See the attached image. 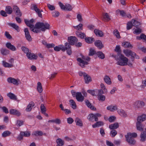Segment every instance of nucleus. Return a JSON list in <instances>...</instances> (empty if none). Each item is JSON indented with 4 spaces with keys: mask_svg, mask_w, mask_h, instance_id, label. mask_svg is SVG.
I'll return each mask as SVG.
<instances>
[{
    "mask_svg": "<svg viewBox=\"0 0 146 146\" xmlns=\"http://www.w3.org/2000/svg\"><path fill=\"white\" fill-rule=\"evenodd\" d=\"M24 21L26 24L31 29V30L34 32L38 33L40 31H44L46 29H49L50 25L47 23H43L40 22L37 23L34 27V25L31 24L29 21L25 19Z\"/></svg>",
    "mask_w": 146,
    "mask_h": 146,
    "instance_id": "f257e3e1",
    "label": "nucleus"
},
{
    "mask_svg": "<svg viewBox=\"0 0 146 146\" xmlns=\"http://www.w3.org/2000/svg\"><path fill=\"white\" fill-rule=\"evenodd\" d=\"M81 58H77V60L79 62V65L81 67L84 68L85 67V65L88 64V62L86 61H89L90 60V58L88 56H84L82 54Z\"/></svg>",
    "mask_w": 146,
    "mask_h": 146,
    "instance_id": "f03ea898",
    "label": "nucleus"
},
{
    "mask_svg": "<svg viewBox=\"0 0 146 146\" xmlns=\"http://www.w3.org/2000/svg\"><path fill=\"white\" fill-rule=\"evenodd\" d=\"M123 52L125 55L129 57L131 56L133 59L135 58L137 59H139V56L137 55L135 52L129 49H125L123 50Z\"/></svg>",
    "mask_w": 146,
    "mask_h": 146,
    "instance_id": "7ed1b4c3",
    "label": "nucleus"
},
{
    "mask_svg": "<svg viewBox=\"0 0 146 146\" xmlns=\"http://www.w3.org/2000/svg\"><path fill=\"white\" fill-rule=\"evenodd\" d=\"M128 61V59L127 58L121 55L120 59L117 62V64L118 65L121 66H126L127 65Z\"/></svg>",
    "mask_w": 146,
    "mask_h": 146,
    "instance_id": "20e7f679",
    "label": "nucleus"
},
{
    "mask_svg": "<svg viewBox=\"0 0 146 146\" xmlns=\"http://www.w3.org/2000/svg\"><path fill=\"white\" fill-rule=\"evenodd\" d=\"M71 45L69 42H66L64 44V46L65 51L66 50L67 53L69 55H71L72 53Z\"/></svg>",
    "mask_w": 146,
    "mask_h": 146,
    "instance_id": "39448f33",
    "label": "nucleus"
},
{
    "mask_svg": "<svg viewBox=\"0 0 146 146\" xmlns=\"http://www.w3.org/2000/svg\"><path fill=\"white\" fill-rule=\"evenodd\" d=\"M68 41L72 45H73L78 41V39L75 36H71L68 38Z\"/></svg>",
    "mask_w": 146,
    "mask_h": 146,
    "instance_id": "423d86ee",
    "label": "nucleus"
},
{
    "mask_svg": "<svg viewBox=\"0 0 146 146\" xmlns=\"http://www.w3.org/2000/svg\"><path fill=\"white\" fill-rule=\"evenodd\" d=\"M145 105V103L142 101H137L134 102L133 106L135 108H142Z\"/></svg>",
    "mask_w": 146,
    "mask_h": 146,
    "instance_id": "0eeeda50",
    "label": "nucleus"
},
{
    "mask_svg": "<svg viewBox=\"0 0 146 146\" xmlns=\"http://www.w3.org/2000/svg\"><path fill=\"white\" fill-rule=\"evenodd\" d=\"M24 31L25 33V37L26 39L29 41H31L32 40V38H31L30 33L28 31V29L25 28L24 29Z\"/></svg>",
    "mask_w": 146,
    "mask_h": 146,
    "instance_id": "6e6552de",
    "label": "nucleus"
},
{
    "mask_svg": "<svg viewBox=\"0 0 146 146\" xmlns=\"http://www.w3.org/2000/svg\"><path fill=\"white\" fill-rule=\"evenodd\" d=\"M27 56L28 58L30 60H36L38 58V56L36 55L29 52L27 53Z\"/></svg>",
    "mask_w": 146,
    "mask_h": 146,
    "instance_id": "1a4fd4ad",
    "label": "nucleus"
},
{
    "mask_svg": "<svg viewBox=\"0 0 146 146\" xmlns=\"http://www.w3.org/2000/svg\"><path fill=\"white\" fill-rule=\"evenodd\" d=\"M7 81L9 83H13L14 84L18 85L19 84L18 82L19 81V80H16L14 78L9 77L8 78Z\"/></svg>",
    "mask_w": 146,
    "mask_h": 146,
    "instance_id": "9d476101",
    "label": "nucleus"
},
{
    "mask_svg": "<svg viewBox=\"0 0 146 146\" xmlns=\"http://www.w3.org/2000/svg\"><path fill=\"white\" fill-rule=\"evenodd\" d=\"M9 113L11 114L17 116H19L21 113L18 110L15 109H11L9 110Z\"/></svg>",
    "mask_w": 146,
    "mask_h": 146,
    "instance_id": "9b49d317",
    "label": "nucleus"
},
{
    "mask_svg": "<svg viewBox=\"0 0 146 146\" xmlns=\"http://www.w3.org/2000/svg\"><path fill=\"white\" fill-rule=\"evenodd\" d=\"M125 137L127 141L130 145H134L135 143V141L133 138L127 136L125 135Z\"/></svg>",
    "mask_w": 146,
    "mask_h": 146,
    "instance_id": "f8f14e48",
    "label": "nucleus"
},
{
    "mask_svg": "<svg viewBox=\"0 0 146 146\" xmlns=\"http://www.w3.org/2000/svg\"><path fill=\"white\" fill-rule=\"evenodd\" d=\"M146 120V115L143 114L141 115L138 117L137 119V122L141 123Z\"/></svg>",
    "mask_w": 146,
    "mask_h": 146,
    "instance_id": "ddd939ff",
    "label": "nucleus"
},
{
    "mask_svg": "<svg viewBox=\"0 0 146 146\" xmlns=\"http://www.w3.org/2000/svg\"><path fill=\"white\" fill-rule=\"evenodd\" d=\"M76 98L78 102H82L84 99V97L82 96L80 92H77L76 94Z\"/></svg>",
    "mask_w": 146,
    "mask_h": 146,
    "instance_id": "4468645a",
    "label": "nucleus"
},
{
    "mask_svg": "<svg viewBox=\"0 0 146 146\" xmlns=\"http://www.w3.org/2000/svg\"><path fill=\"white\" fill-rule=\"evenodd\" d=\"M95 45L98 48L101 49L104 47V45L102 42L100 40H97L95 41Z\"/></svg>",
    "mask_w": 146,
    "mask_h": 146,
    "instance_id": "2eb2a0df",
    "label": "nucleus"
},
{
    "mask_svg": "<svg viewBox=\"0 0 146 146\" xmlns=\"http://www.w3.org/2000/svg\"><path fill=\"white\" fill-rule=\"evenodd\" d=\"M6 47L9 49L13 51H15L16 48L15 46L12 45L10 42H7L6 44Z\"/></svg>",
    "mask_w": 146,
    "mask_h": 146,
    "instance_id": "dca6fc26",
    "label": "nucleus"
},
{
    "mask_svg": "<svg viewBox=\"0 0 146 146\" xmlns=\"http://www.w3.org/2000/svg\"><path fill=\"white\" fill-rule=\"evenodd\" d=\"M34 105L35 104L33 102H30L28 105L25 109L26 111L28 112L30 111Z\"/></svg>",
    "mask_w": 146,
    "mask_h": 146,
    "instance_id": "f3484780",
    "label": "nucleus"
},
{
    "mask_svg": "<svg viewBox=\"0 0 146 146\" xmlns=\"http://www.w3.org/2000/svg\"><path fill=\"white\" fill-rule=\"evenodd\" d=\"M95 34L97 36L102 37L103 36L104 34L102 31L97 29H95L94 31Z\"/></svg>",
    "mask_w": 146,
    "mask_h": 146,
    "instance_id": "a211bd4d",
    "label": "nucleus"
},
{
    "mask_svg": "<svg viewBox=\"0 0 146 146\" xmlns=\"http://www.w3.org/2000/svg\"><path fill=\"white\" fill-rule=\"evenodd\" d=\"M110 16L107 13H104L103 14V18L106 21H108L111 20Z\"/></svg>",
    "mask_w": 146,
    "mask_h": 146,
    "instance_id": "6ab92c4d",
    "label": "nucleus"
},
{
    "mask_svg": "<svg viewBox=\"0 0 146 146\" xmlns=\"http://www.w3.org/2000/svg\"><path fill=\"white\" fill-rule=\"evenodd\" d=\"M107 109L111 112H114L117 109V107L116 105H110L107 107Z\"/></svg>",
    "mask_w": 146,
    "mask_h": 146,
    "instance_id": "aec40b11",
    "label": "nucleus"
},
{
    "mask_svg": "<svg viewBox=\"0 0 146 146\" xmlns=\"http://www.w3.org/2000/svg\"><path fill=\"white\" fill-rule=\"evenodd\" d=\"M122 46L125 48H132L133 47L132 45L128 42H123L122 43Z\"/></svg>",
    "mask_w": 146,
    "mask_h": 146,
    "instance_id": "412c9836",
    "label": "nucleus"
},
{
    "mask_svg": "<svg viewBox=\"0 0 146 146\" xmlns=\"http://www.w3.org/2000/svg\"><path fill=\"white\" fill-rule=\"evenodd\" d=\"M117 112L122 117H126L127 116L126 113L122 109L118 110L117 111Z\"/></svg>",
    "mask_w": 146,
    "mask_h": 146,
    "instance_id": "4be33fe9",
    "label": "nucleus"
},
{
    "mask_svg": "<svg viewBox=\"0 0 146 146\" xmlns=\"http://www.w3.org/2000/svg\"><path fill=\"white\" fill-rule=\"evenodd\" d=\"M76 36L81 39H83L86 36L85 34L81 32L76 31Z\"/></svg>",
    "mask_w": 146,
    "mask_h": 146,
    "instance_id": "5701e85b",
    "label": "nucleus"
},
{
    "mask_svg": "<svg viewBox=\"0 0 146 146\" xmlns=\"http://www.w3.org/2000/svg\"><path fill=\"white\" fill-rule=\"evenodd\" d=\"M85 102L87 106L89 108L92 110H96V108L95 107L92 105L90 103L88 100H85Z\"/></svg>",
    "mask_w": 146,
    "mask_h": 146,
    "instance_id": "b1692460",
    "label": "nucleus"
},
{
    "mask_svg": "<svg viewBox=\"0 0 146 146\" xmlns=\"http://www.w3.org/2000/svg\"><path fill=\"white\" fill-rule=\"evenodd\" d=\"M76 125L80 127L83 126V123L81 120L78 117H76L75 120Z\"/></svg>",
    "mask_w": 146,
    "mask_h": 146,
    "instance_id": "393cba45",
    "label": "nucleus"
},
{
    "mask_svg": "<svg viewBox=\"0 0 146 146\" xmlns=\"http://www.w3.org/2000/svg\"><path fill=\"white\" fill-rule=\"evenodd\" d=\"M8 25L15 29L17 32H19L20 31L19 27L15 23H9Z\"/></svg>",
    "mask_w": 146,
    "mask_h": 146,
    "instance_id": "a878e982",
    "label": "nucleus"
},
{
    "mask_svg": "<svg viewBox=\"0 0 146 146\" xmlns=\"http://www.w3.org/2000/svg\"><path fill=\"white\" fill-rule=\"evenodd\" d=\"M119 127V125L118 123H116L110 125L109 126V128L111 129L114 130L117 128Z\"/></svg>",
    "mask_w": 146,
    "mask_h": 146,
    "instance_id": "bb28decb",
    "label": "nucleus"
},
{
    "mask_svg": "<svg viewBox=\"0 0 146 146\" xmlns=\"http://www.w3.org/2000/svg\"><path fill=\"white\" fill-rule=\"evenodd\" d=\"M2 64L3 66L5 68H11L13 66V65L12 64H9L6 62L5 61H2Z\"/></svg>",
    "mask_w": 146,
    "mask_h": 146,
    "instance_id": "cd10ccee",
    "label": "nucleus"
},
{
    "mask_svg": "<svg viewBox=\"0 0 146 146\" xmlns=\"http://www.w3.org/2000/svg\"><path fill=\"white\" fill-rule=\"evenodd\" d=\"M7 96L9 97L11 99L17 100V98L16 96L10 92L7 94Z\"/></svg>",
    "mask_w": 146,
    "mask_h": 146,
    "instance_id": "c85d7f7f",
    "label": "nucleus"
},
{
    "mask_svg": "<svg viewBox=\"0 0 146 146\" xmlns=\"http://www.w3.org/2000/svg\"><path fill=\"white\" fill-rule=\"evenodd\" d=\"M105 82L108 84L110 85L111 84V79L109 76L107 75H106L104 78Z\"/></svg>",
    "mask_w": 146,
    "mask_h": 146,
    "instance_id": "c756f323",
    "label": "nucleus"
},
{
    "mask_svg": "<svg viewBox=\"0 0 146 146\" xmlns=\"http://www.w3.org/2000/svg\"><path fill=\"white\" fill-rule=\"evenodd\" d=\"M5 11L8 14H11L13 12V9L11 7L9 6H7L6 7Z\"/></svg>",
    "mask_w": 146,
    "mask_h": 146,
    "instance_id": "7c9ffc66",
    "label": "nucleus"
},
{
    "mask_svg": "<svg viewBox=\"0 0 146 146\" xmlns=\"http://www.w3.org/2000/svg\"><path fill=\"white\" fill-rule=\"evenodd\" d=\"M137 129L140 131H142L143 130L142 124L141 123L137 122L136 124Z\"/></svg>",
    "mask_w": 146,
    "mask_h": 146,
    "instance_id": "2f4dec72",
    "label": "nucleus"
},
{
    "mask_svg": "<svg viewBox=\"0 0 146 146\" xmlns=\"http://www.w3.org/2000/svg\"><path fill=\"white\" fill-rule=\"evenodd\" d=\"M0 51L1 54L3 55H7L9 53V50L6 49L1 48Z\"/></svg>",
    "mask_w": 146,
    "mask_h": 146,
    "instance_id": "473e14b6",
    "label": "nucleus"
},
{
    "mask_svg": "<svg viewBox=\"0 0 146 146\" xmlns=\"http://www.w3.org/2000/svg\"><path fill=\"white\" fill-rule=\"evenodd\" d=\"M57 145L56 146H62L64 144V142L61 139L58 138L56 140Z\"/></svg>",
    "mask_w": 146,
    "mask_h": 146,
    "instance_id": "72a5a7b5",
    "label": "nucleus"
},
{
    "mask_svg": "<svg viewBox=\"0 0 146 146\" xmlns=\"http://www.w3.org/2000/svg\"><path fill=\"white\" fill-rule=\"evenodd\" d=\"M141 141L143 142L145 141L146 139V132H142L141 135Z\"/></svg>",
    "mask_w": 146,
    "mask_h": 146,
    "instance_id": "f704fd0d",
    "label": "nucleus"
},
{
    "mask_svg": "<svg viewBox=\"0 0 146 146\" xmlns=\"http://www.w3.org/2000/svg\"><path fill=\"white\" fill-rule=\"evenodd\" d=\"M104 125V123L102 121H99L96 122L94 124L92 125V126L93 128H94L97 127H99Z\"/></svg>",
    "mask_w": 146,
    "mask_h": 146,
    "instance_id": "c9c22d12",
    "label": "nucleus"
},
{
    "mask_svg": "<svg viewBox=\"0 0 146 146\" xmlns=\"http://www.w3.org/2000/svg\"><path fill=\"white\" fill-rule=\"evenodd\" d=\"M84 78L85 83L86 84H88L89 82H91L92 80L90 77L87 74Z\"/></svg>",
    "mask_w": 146,
    "mask_h": 146,
    "instance_id": "e433bc0d",
    "label": "nucleus"
},
{
    "mask_svg": "<svg viewBox=\"0 0 146 146\" xmlns=\"http://www.w3.org/2000/svg\"><path fill=\"white\" fill-rule=\"evenodd\" d=\"M85 41L89 44L92 43L94 41V39L93 38L88 37H86L85 39Z\"/></svg>",
    "mask_w": 146,
    "mask_h": 146,
    "instance_id": "4c0bfd02",
    "label": "nucleus"
},
{
    "mask_svg": "<svg viewBox=\"0 0 146 146\" xmlns=\"http://www.w3.org/2000/svg\"><path fill=\"white\" fill-rule=\"evenodd\" d=\"M136 39L139 40L143 39L146 42V35L144 34H141L140 36H137Z\"/></svg>",
    "mask_w": 146,
    "mask_h": 146,
    "instance_id": "58836bf2",
    "label": "nucleus"
},
{
    "mask_svg": "<svg viewBox=\"0 0 146 146\" xmlns=\"http://www.w3.org/2000/svg\"><path fill=\"white\" fill-rule=\"evenodd\" d=\"M37 90L38 92L41 93L42 91V88L41 83L38 82L37 83Z\"/></svg>",
    "mask_w": 146,
    "mask_h": 146,
    "instance_id": "ea45409f",
    "label": "nucleus"
},
{
    "mask_svg": "<svg viewBox=\"0 0 146 146\" xmlns=\"http://www.w3.org/2000/svg\"><path fill=\"white\" fill-rule=\"evenodd\" d=\"M96 54L99 58L101 59H103L105 57L104 54L102 52H98Z\"/></svg>",
    "mask_w": 146,
    "mask_h": 146,
    "instance_id": "a19ab883",
    "label": "nucleus"
},
{
    "mask_svg": "<svg viewBox=\"0 0 146 146\" xmlns=\"http://www.w3.org/2000/svg\"><path fill=\"white\" fill-rule=\"evenodd\" d=\"M11 134V133L9 131H4L2 134V136L4 137L9 136Z\"/></svg>",
    "mask_w": 146,
    "mask_h": 146,
    "instance_id": "79ce46f5",
    "label": "nucleus"
},
{
    "mask_svg": "<svg viewBox=\"0 0 146 146\" xmlns=\"http://www.w3.org/2000/svg\"><path fill=\"white\" fill-rule=\"evenodd\" d=\"M73 28L77 30L81 31L83 29V25L80 23L76 26H74Z\"/></svg>",
    "mask_w": 146,
    "mask_h": 146,
    "instance_id": "37998d69",
    "label": "nucleus"
},
{
    "mask_svg": "<svg viewBox=\"0 0 146 146\" xmlns=\"http://www.w3.org/2000/svg\"><path fill=\"white\" fill-rule=\"evenodd\" d=\"M69 102L70 103V104L72 106V107L74 109H76V105L74 101L73 100H70Z\"/></svg>",
    "mask_w": 146,
    "mask_h": 146,
    "instance_id": "c03bdc74",
    "label": "nucleus"
},
{
    "mask_svg": "<svg viewBox=\"0 0 146 146\" xmlns=\"http://www.w3.org/2000/svg\"><path fill=\"white\" fill-rule=\"evenodd\" d=\"M133 23L132 22V20L131 21L129 22L127 24V29L129 30L131 29L133 26Z\"/></svg>",
    "mask_w": 146,
    "mask_h": 146,
    "instance_id": "a18cd8bd",
    "label": "nucleus"
},
{
    "mask_svg": "<svg viewBox=\"0 0 146 146\" xmlns=\"http://www.w3.org/2000/svg\"><path fill=\"white\" fill-rule=\"evenodd\" d=\"M113 34L117 38H120L119 33L117 30L116 29L115 30L113 31Z\"/></svg>",
    "mask_w": 146,
    "mask_h": 146,
    "instance_id": "49530a36",
    "label": "nucleus"
},
{
    "mask_svg": "<svg viewBox=\"0 0 146 146\" xmlns=\"http://www.w3.org/2000/svg\"><path fill=\"white\" fill-rule=\"evenodd\" d=\"M87 92L93 96H96V94L97 93L98 91L97 90H88Z\"/></svg>",
    "mask_w": 146,
    "mask_h": 146,
    "instance_id": "de8ad7c7",
    "label": "nucleus"
},
{
    "mask_svg": "<svg viewBox=\"0 0 146 146\" xmlns=\"http://www.w3.org/2000/svg\"><path fill=\"white\" fill-rule=\"evenodd\" d=\"M33 134L36 136H42L43 135L42 132L40 131H35L34 132Z\"/></svg>",
    "mask_w": 146,
    "mask_h": 146,
    "instance_id": "09e8293b",
    "label": "nucleus"
},
{
    "mask_svg": "<svg viewBox=\"0 0 146 146\" xmlns=\"http://www.w3.org/2000/svg\"><path fill=\"white\" fill-rule=\"evenodd\" d=\"M132 22L133 23V26H135L136 28H137L140 25V23L139 22L133 19H132Z\"/></svg>",
    "mask_w": 146,
    "mask_h": 146,
    "instance_id": "8fccbe9b",
    "label": "nucleus"
},
{
    "mask_svg": "<svg viewBox=\"0 0 146 146\" xmlns=\"http://www.w3.org/2000/svg\"><path fill=\"white\" fill-rule=\"evenodd\" d=\"M127 136L130 137H131L134 138L137 137V134L136 133H129L127 134V135H126Z\"/></svg>",
    "mask_w": 146,
    "mask_h": 146,
    "instance_id": "3c124183",
    "label": "nucleus"
},
{
    "mask_svg": "<svg viewBox=\"0 0 146 146\" xmlns=\"http://www.w3.org/2000/svg\"><path fill=\"white\" fill-rule=\"evenodd\" d=\"M20 134L26 137H29L30 135V133L28 131L21 132Z\"/></svg>",
    "mask_w": 146,
    "mask_h": 146,
    "instance_id": "603ef678",
    "label": "nucleus"
},
{
    "mask_svg": "<svg viewBox=\"0 0 146 146\" xmlns=\"http://www.w3.org/2000/svg\"><path fill=\"white\" fill-rule=\"evenodd\" d=\"M60 13L59 12L54 11L52 13V16L54 17H56L59 16Z\"/></svg>",
    "mask_w": 146,
    "mask_h": 146,
    "instance_id": "864d4df0",
    "label": "nucleus"
},
{
    "mask_svg": "<svg viewBox=\"0 0 146 146\" xmlns=\"http://www.w3.org/2000/svg\"><path fill=\"white\" fill-rule=\"evenodd\" d=\"M40 108L41 111L42 113L46 112V108L44 106L43 104H41L40 106Z\"/></svg>",
    "mask_w": 146,
    "mask_h": 146,
    "instance_id": "5fc2aeb1",
    "label": "nucleus"
},
{
    "mask_svg": "<svg viewBox=\"0 0 146 146\" xmlns=\"http://www.w3.org/2000/svg\"><path fill=\"white\" fill-rule=\"evenodd\" d=\"M117 134V131L113 129L110 133V135L112 137H114Z\"/></svg>",
    "mask_w": 146,
    "mask_h": 146,
    "instance_id": "6e6d98bb",
    "label": "nucleus"
},
{
    "mask_svg": "<svg viewBox=\"0 0 146 146\" xmlns=\"http://www.w3.org/2000/svg\"><path fill=\"white\" fill-rule=\"evenodd\" d=\"M21 49L22 51L25 53H26V54L27 53H28L29 52V49L27 48V47L25 46H22L21 47Z\"/></svg>",
    "mask_w": 146,
    "mask_h": 146,
    "instance_id": "4d7b16f0",
    "label": "nucleus"
},
{
    "mask_svg": "<svg viewBox=\"0 0 146 146\" xmlns=\"http://www.w3.org/2000/svg\"><path fill=\"white\" fill-rule=\"evenodd\" d=\"M98 98L100 101H104L106 99V97L104 95H99L98 96Z\"/></svg>",
    "mask_w": 146,
    "mask_h": 146,
    "instance_id": "13d9d810",
    "label": "nucleus"
},
{
    "mask_svg": "<svg viewBox=\"0 0 146 146\" xmlns=\"http://www.w3.org/2000/svg\"><path fill=\"white\" fill-rule=\"evenodd\" d=\"M66 9L65 10L70 11L72 10L73 8L70 4L66 5Z\"/></svg>",
    "mask_w": 146,
    "mask_h": 146,
    "instance_id": "bf43d9fd",
    "label": "nucleus"
},
{
    "mask_svg": "<svg viewBox=\"0 0 146 146\" xmlns=\"http://www.w3.org/2000/svg\"><path fill=\"white\" fill-rule=\"evenodd\" d=\"M95 114H90L89 115L88 117L89 120L90 121H92L93 119H94Z\"/></svg>",
    "mask_w": 146,
    "mask_h": 146,
    "instance_id": "052dcab7",
    "label": "nucleus"
},
{
    "mask_svg": "<svg viewBox=\"0 0 146 146\" xmlns=\"http://www.w3.org/2000/svg\"><path fill=\"white\" fill-rule=\"evenodd\" d=\"M33 9H33L36 12L38 11H39L40 9H39L38 7V6L36 4H33Z\"/></svg>",
    "mask_w": 146,
    "mask_h": 146,
    "instance_id": "680f3d73",
    "label": "nucleus"
},
{
    "mask_svg": "<svg viewBox=\"0 0 146 146\" xmlns=\"http://www.w3.org/2000/svg\"><path fill=\"white\" fill-rule=\"evenodd\" d=\"M101 115L99 113H97L95 114V117H94V119L95 121H98V117H101Z\"/></svg>",
    "mask_w": 146,
    "mask_h": 146,
    "instance_id": "e2e57ef3",
    "label": "nucleus"
},
{
    "mask_svg": "<svg viewBox=\"0 0 146 146\" xmlns=\"http://www.w3.org/2000/svg\"><path fill=\"white\" fill-rule=\"evenodd\" d=\"M58 5L61 8V9L65 10L66 9V5H64L61 2H59L58 3Z\"/></svg>",
    "mask_w": 146,
    "mask_h": 146,
    "instance_id": "0e129e2a",
    "label": "nucleus"
},
{
    "mask_svg": "<svg viewBox=\"0 0 146 146\" xmlns=\"http://www.w3.org/2000/svg\"><path fill=\"white\" fill-rule=\"evenodd\" d=\"M134 32L136 34L138 35L141 32V30L140 29L137 27L135 29Z\"/></svg>",
    "mask_w": 146,
    "mask_h": 146,
    "instance_id": "69168bd1",
    "label": "nucleus"
},
{
    "mask_svg": "<svg viewBox=\"0 0 146 146\" xmlns=\"http://www.w3.org/2000/svg\"><path fill=\"white\" fill-rule=\"evenodd\" d=\"M95 51L94 49L91 48L90 50L89 55V56H93L95 54Z\"/></svg>",
    "mask_w": 146,
    "mask_h": 146,
    "instance_id": "338daca9",
    "label": "nucleus"
},
{
    "mask_svg": "<svg viewBox=\"0 0 146 146\" xmlns=\"http://www.w3.org/2000/svg\"><path fill=\"white\" fill-rule=\"evenodd\" d=\"M47 5L48 7L50 10L52 11L55 9V7L54 6L51 5L49 4H47Z\"/></svg>",
    "mask_w": 146,
    "mask_h": 146,
    "instance_id": "774afa93",
    "label": "nucleus"
}]
</instances>
